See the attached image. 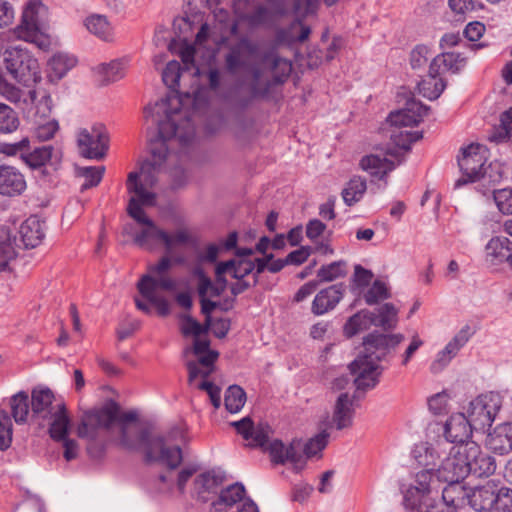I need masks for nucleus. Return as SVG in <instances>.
<instances>
[{"mask_svg":"<svg viewBox=\"0 0 512 512\" xmlns=\"http://www.w3.org/2000/svg\"><path fill=\"white\" fill-rule=\"evenodd\" d=\"M404 340L403 334L370 333L363 340L364 352L350 365L355 375L354 384L357 390L366 391L374 388L382 373L378 362Z\"/></svg>","mask_w":512,"mask_h":512,"instance_id":"obj_1","label":"nucleus"},{"mask_svg":"<svg viewBox=\"0 0 512 512\" xmlns=\"http://www.w3.org/2000/svg\"><path fill=\"white\" fill-rule=\"evenodd\" d=\"M238 434L249 441L250 447H260L268 451L271 461L274 464H285L287 462L293 465V469L299 472L305 465L302 455V441L293 439L288 446H285L281 440L275 439L269 442L273 430L268 423L260 422L254 425L250 417H244L240 421L232 423Z\"/></svg>","mask_w":512,"mask_h":512,"instance_id":"obj_2","label":"nucleus"},{"mask_svg":"<svg viewBox=\"0 0 512 512\" xmlns=\"http://www.w3.org/2000/svg\"><path fill=\"white\" fill-rule=\"evenodd\" d=\"M136 420V412L128 411L120 414V406L110 400L102 407L83 414L78 427V435L89 440L87 452L92 458L98 459L104 454V441L112 424L118 421L121 427Z\"/></svg>","mask_w":512,"mask_h":512,"instance_id":"obj_3","label":"nucleus"},{"mask_svg":"<svg viewBox=\"0 0 512 512\" xmlns=\"http://www.w3.org/2000/svg\"><path fill=\"white\" fill-rule=\"evenodd\" d=\"M164 119L157 120L158 136L150 141L151 160L148 162L153 170H158L168 155L167 141L177 139L180 146H188L195 137L194 118L189 111L175 109L162 113Z\"/></svg>","mask_w":512,"mask_h":512,"instance_id":"obj_4","label":"nucleus"},{"mask_svg":"<svg viewBox=\"0 0 512 512\" xmlns=\"http://www.w3.org/2000/svg\"><path fill=\"white\" fill-rule=\"evenodd\" d=\"M31 422L39 427L48 426L52 439L63 438L70 427V418L65 403L57 400L47 387H35L30 395Z\"/></svg>","mask_w":512,"mask_h":512,"instance_id":"obj_5","label":"nucleus"},{"mask_svg":"<svg viewBox=\"0 0 512 512\" xmlns=\"http://www.w3.org/2000/svg\"><path fill=\"white\" fill-rule=\"evenodd\" d=\"M120 445L130 451L143 448L146 462H160L169 469H176L182 462V450L179 447L167 448L163 437H152L148 428L133 432L128 425L120 428Z\"/></svg>","mask_w":512,"mask_h":512,"instance_id":"obj_6","label":"nucleus"},{"mask_svg":"<svg viewBox=\"0 0 512 512\" xmlns=\"http://www.w3.org/2000/svg\"><path fill=\"white\" fill-rule=\"evenodd\" d=\"M172 265L169 256L161 257L156 264L149 265L148 274L143 275L137 284L139 293L157 308L161 316L169 313V303L157 294V290L173 291L177 287L176 280L169 275Z\"/></svg>","mask_w":512,"mask_h":512,"instance_id":"obj_7","label":"nucleus"},{"mask_svg":"<svg viewBox=\"0 0 512 512\" xmlns=\"http://www.w3.org/2000/svg\"><path fill=\"white\" fill-rule=\"evenodd\" d=\"M185 72L181 68L179 62L173 60L167 63L162 73V80L164 84L171 90L166 98L156 102L154 106L148 105L144 109L145 117L160 115L166 113L168 110L181 109L189 111L191 118H194L196 109V97L192 98L190 93L181 94L177 90L181 74Z\"/></svg>","mask_w":512,"mask_h":512,"instance_id":"obj_8","label":"nucleus"},{"mask_svg":"<svg viewBox=\"0 0 512 512\" xmlns=\"http://www.w3.org/2000/svg\"><path fill=\"white\" fill-rule=\"evenodd\" d=\"M4 62L13 79L25 87H32L41 80L37 59L21 46L7 50Z\"/></svg>","mask_w":512,"mask_h":512,"instance_id":"obj_9","label":"nucleus"},{"mask_svg":"<svg viewBox=\"0 0 512 512\" xmlns=\"http://www.w3.org/2000/svg\"><path fill=\"white\" fill-rule=\"evenodd\" d=\"M501 405L498 393L482 394L469 403L466 418L474 430L485 431L491 427Z\"/></svg>","mask_w":512,"mask_h":512,"instance_id":"obj_10","label":"nucleus"},{"mask_svg":"<svg viewBox=\"0 0 512 512\" xmlns=\"http://www.w3.org/2000/svg\"><path fill=\"white\" fill-rule=\"evenodd\" d=\"M271 83L269 79L263 77V71L260 67L251 69V81L249 91L245 92L236 88L230 95H222V99L228 102L237 110L247 109L255 99L266 97L270 91Z\"/></svg>","mask_w":512,"mask_h":512,"instance_id":"obj_11","label":"nucleus"},{"mask_svg":"<svg viewBox=\"0 0 512 512\" xmlns=\"http://www.w3.org/2000/svg\"><path fill=\"white\" fill-rule=\"evenodd\" d=\"M137 226L125 225L123 231L132 236L133 243L139 248L152 252L170 244L169 233L157 226L151 218Z\"/></svg>","mask_w":512,"mask_h":512,"instance_id":"obj_12","label":"nucleus"},{"mask_svg":"<svg viewBox=\"0 0 512 512\" xmlns=\"http://www.w3.org/2000/svg\"><path fill=\"white\" fill-rule=\"evenodd\" d=\"M487 154L488 149L479 143H471L462 149V156L458 158L462 177L455 182V187L480 180L481 171L487 160Z\"/></svg>","mask_w":512,"mask_h":512,"instance_id":"obj_13","label":"nucleus"},{"mask_svg":"<svg viewBox=\"0 0 512 512\" xmlns=\"http://www.w3.org/2000/svg\"><path fill=\"white\" fill-rule=\"evenodd\" d=\"M469 469L466 444L454 445L436 470L437 478L447 483H460L469 475Z\"/></svg>","mask_w":512,"mask_h":512,"instance_id":"obj_14","label":"nucleus"},{"mask_svg":"<svg viewBox=\"0 0 512 512\" xmlns=\"http://www.w3.org/2000/svg\"><path fill=\"white\" fill-rule=\"evenodd\" d=\"M437 472L433 469H423L416 473L415 483L403 491V504L406 508L415 509L425 503L434 490L438 488Z\"/></svg>","mask_w":512,"mask_h":512,"instance_id":"obj_15","label":"nucleus"},{"mask_svg":"<svg viewBox=\"0 0 512 512\" xmlns=\"http://www.w3.org/2000/svg\"><path fill=\"white\" fill-rule=\"evenodd\" d=\"M77 144L83 157L100 160L104 158L108 150L109 135L103 125L97 124L90 131L81 130L78 134Z\"/></svg>","mask_w":512,"mask_h":512,"instance_id":"obj_16","label":"nucleus"},{"mask_svg":"<svg viewBox=\"0 0 512 512\" xmlns=\"http://www.w3.org/2000/svg\"><path fill=\"white\" fill-rule=\"evenodd\" d=\"M153 171L154 170L149 163H145L141 167L140 174L137 172H130L126 182L128 192L134 193L146 206H153L156 200L155 193L147 190V188L153 187L156 183Z\"/></svg>","mask_w":512,"mask_h":512,"instance_id":"obj_17","label":"nucleus"},{"mask_svg":"<svg viewBox=\"0 0 512 512\" xmlns=\"http://www.w3.org/2000/svg\"><path fill=\"white\" fill-rule=\"evenodd\" d=\"M473 334L474 331L471 326H463L447 345L437 353L435 360L430 366L431 372L435 374L441 372L468 343Z\"/></svg>","mask_w":512,"mask_h":512,"instance_id":"obj_18","label":"nucleus"},{"mask_svg":"<svg viewBox=\"0 0 512 512\" xmlns=\"http://www.w3.org/2000/svg\"><path fill=\"white\" fill-rule=\"evenodd\" d=\"M40 6L41 4L36 1H30L27 3L22 13L21 23L15 29V34L19 39L35 43L39 47H42L44 43L43 41H40L42 33L40 32L37 17Z\"/></svg>","mask_w":512,"mask_h":512,"instance_id":"obj_19","label":"nucleus"},{"mask_svg":"<svg viewBox=\"0 0 512 512\" xmlns=\"http://www.w3.org/2000/svg\"><path fill=\"white\" fill-rule=\"evenodd\" d=\"M428 110V106L414 98H411L406 102L403 109L391 112L387 119L392 126L398 128L413 127L422 121L423 117L427 115Z\"/></svg>","mask_w":512,"mask_h":512,"instance_id":"obj_20","label":"nucleus"},{"mask_svg":"<svg viewBox=\"0 0 512 512\" xmlns=\"http://www.w3.org/2000/svg\"><path fill=\"white\" fill-rule=\"evenodd\" d=\"M27 189L25 175L15 166L0 164V196L18 197Z\"/></svg>","mask_w":512,"mask_h":512,"instance_id":"obj_21","label":"nucleus"},{"mask_svg":"<svg viewBox=\"0 0 512 512\" xmlns=\"http://www.w3.org/2000/svg\"><path fill=\"white\" fill-rule=\"evenodd\" d=\"M466 454L469 468V475L476 477H488L496 470L495 459L481 451L476 442L466 443Z\"/></svg>","mask_w":512,"mask_h":512,"instance_id":"obj_22","label":"nucleus"},{"mask_svg":"<svg viewBox=\"0 0 512 512\" xmlns=\"http://www.w3.org/2000/svg\"><path fill=\"white\" fill-rule=\"evenodd\" d=\"M196 361H186L185 366L188 371L187 382L189 386L194 385L201 380L208 379L215 370V362L218 358V353L215 351H208L206 354L197 356Z\"/></svg>","mask_w":512,"mask_h":512,"instance_id":"obj_23","label":"nucleus"},{"mask_svg":"<svg viewBox=\"0 0 512 512\" xmlns=\"http://www.w3.org/2000/svg\"><path fill=\"white\" fill-rule=\"evenodd\" d=\"M472 430L474 428L467 420L465 414H455L445 424V438L448 442L455 443L456 445L466 444L470 442Z\"/></svg>","mask_w":512,"mask_h":512,"instance_id":"obj_24","label":"nucleus"},{"mask_svg":"<svg viewBox=\"0 0 512 512\" xmlns=\"http://www.w3.org/2000/svg\"><path fill=\"white\" fill-rule=\"evenodd\" d=\"M345 286L343 284L331 285L319 291L312 303V312L322 315L334 309L343 298Z\"/></svg>","mask_w":512,"mask_h":512,"instance_id":"obj_25","label":"nucleus"},{"mask_svg":"<svg viewBox=\"0 0 512 512\" xmlns=\"http://www.w3.org/2000/svg\"><path fill=\"white\" fill-rule=\"evenodd\" d=\"M356 395H350L349 393H341L335 403L333 412V423L338 430L348 428L353 423V417L355 413L354 401Z\"/></svg>","mask_w":512,"mask_h":512,"instance_id":"obj_26","label":"nucleus"},{"mask_svg":"<svg viewBox=\"0 0 512 512\" xmlns=\"http://www.w3.org/2000/svg\"><path fill=\"white\" fill-rule=\"evenodd\" d=\"M226 273H229L235 279H244L247 275L253 273V284L255 285L259 275L256 274V259L254 261L248 259H240L238 261L229 260L218 263L215 270V274H217L218 278Z\"/></svg>","mask_w":512,"mask_h":512,"instance_id":"obj_27","label":"nucleus"},{"mask_svg":"<svg viewBox=\"0 0 512 512\" xmlns=\"http://www.w3.org/2000/svg\"><path fill=\"white\" fill-rule=\"evenodd\" d=\"M261 65L268 67L272 74L271 86L283 83L292 71V64L289 60L279 57L275 52L270 51L261 58Z\"/></svg>","mask_w":512,"mask_h":512,"instance_id":"obj_28","label":"nucleus"},{"mask_svg":"<svg viewBox=\"0 0 512 512\" xmlns=\"http://www.w3.org/2000/svg\"><path fill=\"white\" fill-rule=\"evenodd\" d=\"M487 445L489 448L500 455L512 451V423H502L494 428L488 434Z\"/></svg>","mask_w":512,"mask_h":512,"instance_id":"obj_29","label":"nucleus"},{"mask_svg":"<svg viewBox=\"0 0 512 512\" xmlns=\"http://www.w3.org/2000/svg\"><path fill=\"white\" fill-rule=\"evenodd\" d=\"M19 233L25 247L34 248L45 236L44 222L37 216H30L21 224Z\"/></svg>","mask_w":512,"mask_h":512,"instance_id":"obj_30","label":"nucleus"},{"mask_svg":"<svg viewBox=\"0 0 512 512\" xmlns=\"http://www.w3.org/2000/svg\"><path fill=\"white\" fill-rule=\"evenodd\" d=\"M245 494V487L239 482L221 489L218 499L211 504L210 512H224L221 508L223 505L226 508H232L234 505L244 500Z\"/></svg>","mask_w":512,"mask_h":512,"instance_id":"obj_31","label":"nucleus"},{"mask_svg":"<svg viewBox=\"0 0 512 512\" xmlns=\"http://www.w3.org/2000/svg\"><path fill=\"white\" fill-rule=\"evenodd\" d=\"M469 505L478 512L492 511L497 501L495 497V485L488 482L481 487L474 489L469 496Z\"/></svg>","mask_w":512,"mask_h":512,"instance_id":"obj_32","label":"nucleus"},{"mask_svg":"<svg viewBox=\"0 0 512 512\" xmlns=\"http://www.w3.org/2000/svg\"><path fill=\"white\" fill-rule=\"evenodd\" d=\"M249 0H234L233 7L239 17L245 20L250 26H262L270 21L271 12L264 5H257L251 13H244Z\"/></svg>","mask_w":512,"mask_h":512,"instance_id":"obj_33","label":"nucleus"},{"mask_svg":"<svg viewBox=\"0 0 512 512\" xmlns=\"http://www.w3.org/2000/svg\"><path fill=\"white\" fill-rule=\"evenodd\" d=\"M487 256L492 262H507L512 267V242L504 236H496L486 245Z\"/></svg>","mask_w":512,"mask_h":512,"instance_id":"obj_34","label":"nucleus"},{"mask_svg":"<svg viewBox=\"0 0 512 512\" xmlns=\"http://www.w3.org/2000/svg\"><path fill=\"white\" fill-rule=\"evenodd\" d=\"M0 95L7 101L14 105H20L21 103L27 105L33 103L37 98V92L35 89L28 91L27 95L14 84L10 83L5 76L0 72Z\"/></svg>","mask_w":512,"mask_h":512,"instance_id":"obj_35","label":"nucleus"},{"mask_svg":"<svg viewBox=\"0 0 512 512\" xmlns=\"http://www.w3.org/2000/svg\"><path fill=\"white\" fill-rule=\"evenodd\" d=\"M52 158L57 160L61 158V153L55 151L53 146L45 145L32 147L30 144L23 163H25L30 169L34 170L45 166Z\"/></svg>","mask_w":512,"mask_h":512,"instance_id":"obj_36","label":"nucleus"},{"mask_svg":"<svg viewBox=\"0 0 512 512\" xmlns=\"http://www.w3.org/2000/svg\"><path fill=\"white\" fill-rule=\"evenodd\" d=\"M430 64L433 74H440L441 68L444 71L458 73L466 65V58L460 53L443 52L437 55Z\"/></svg>","mask_w":512,"mask_h":512,"instance_id":"obj_37","label":"nucleus"},{"mask_svg":"<svg viewBox=\"0 0 512 512\" xmlns=\"http://www.w3.org/2000/svg\"><path fill=\"white\" fill-rule=\"evenodd\" d=\"M86 29L105 42H111L114 39V30L107 17L101 14H91L84 20Z\"/></svg>","mask_w":512,"mask_h":512,"instance_id":"obj_38","label":"nucleus"},{"mask_svg":"<svg viewBox=\"0 0 512 512\" xmlns=\"http://www.w3.org/2000/svg\"><path fill=\"white\" fill-rule=\"evenodd\" d=\"M360 166L372 176L384 179L395 168V163L386 157L371 154L361 159Z\"/></svg>","mask_w":512,"mask_h":512,"instance_id":"obj_39","label":"nucleus"},{"mask_svg":"<svg viewBox=\"0 0 512 512\" xmlns=\"http://www.w3.org/2000/svg\"><path fill=\"white\" fill-rule=\"evenodd\" d=\"M11 416L14 421L19 424H26L31 420V403L27 392L20 391L14 394L9 401Z\"/></svg>","mask_w":512,"mask_h":512,"instance_id":"obj_40","label":"nucleus"},{"mask_svg":"<svg viewBox=\"0 0 512 512\" xmlns=\"http://www.w3.org/2000/svg\"><path fill=\"white\" fill-rule=\"evenodd\" d=\"M375 326V313L364 309L351 316L344 325V334L353 337L359 332Z\"/></svg>","mask_w":512,"mask_h":512,"instance_id":"obj_41","label":"nucleus"},{"mask_svg":"<svg viewBox=\"0 0 512 512\" xmlns=\"http://www.w3.org/2000/svg\"><path fill=\"white\" fill-rule=\"evenodd\" d=\"M438 76L439 74L431 73L430 65L427 78L418 83V91L423 97L429 100H435L442 94L446 87V82Z\"/></svg>","mask_w":512,"mask_h":512,"instance_id":"obj_42","label":"nucleus"},{"mask_svg":"<svg viewBox=\"0 0 512 512\" xmlns=\"http://www.w3.org/2000/svg\"><path fill=\"white\" fill-rule=\"evenodd\" d=\"M14 243L15 239L11 237L9 230L0 227V272L6 271L9 262L16 257Z\"/></svg>","mask_w":512,"mask_h":512,"instance_id":"obj_43","label":"nucleus"},{"mask_svg":"<svg viewBox=\"0 0 512 512\" xmlns=\"http://www.w3.org/2000/svg\"><path fill=\"white\" fill-rule=\"evenodd\" d=\"M225 479L226 477L223 472L211 470L197 476L195 486L199 494L202 492H216Z\"/></svg>","mask_w":512,"mask_h":512,"instance_id":"obj_44","label":"nucleus"},{"mask_svg":"<svg viewBox=\"0 0 512 512\" xmlns=\"http://www.w3.org/2000/svg\"><path fill=\"white\" fill-rule=\"evenodd\" d=\"M105 172L104 166L76 167V175L84 179L80 191L84 192L96 187L101 182Z\"/></svg>","mask_w":512,"mask_h":512,"instance_id":"obj_45","label":"nucleus"},{"mask_svg":"<svg viewBox=\"0 0 512 512\" xmlns=\"http://www.w3.org/2000/svg\"><path fill=\"white\" fill-rule=\"evenodd\" d=\"M398 323V309L392 303H385L375 314V326L381 327L383 330H392Z\"/></svg>","mask_w":512,"mask_h":512,"instance_id":"obj_46","label":"nucleus"},{"mask_svg":"<svg viewBox=\"0 0 512 512\" xmlns=\"http://www.w3.org/2000/svg\"><path fill=\"white\" fill-rule=\"evenodd\" d=\"M366 181L361 177L355 176L347 183L342 191V197L346 205L352 206L360 201L366 192Z\"/></svg>","mask_w":512,"mask_h":512,"instance_id":"obj_47","label":"nucleus"},{"mask_svg":"<svg viewBox=\"0 0 512 512\" xmlns=\"http://www.w3.org/2000/svg\"><path fill=\"white\" fill-rule=\"evenodd\" d=\"M126 71V61L113 60L108 64L98 66V73L102 75V82L109 84L122 79Z\"/></svg>","mask_w":512,"mask_h":512,"instance_id":"obj_48","label":"nucleus"},{"mask_svg":"<svg viewBox=\"0 0 512 512\" xmlns=\"http://www.w3.org/2000/svg\"><path fill=\"white\" fill-rule=\"evenodd\" d=\"M20 126L18 113L9 105L0 102V133L11 134Z\"/></svg>","mask_w":512,"mask_h":512,"instance_id":"obj_49","label":"nucleus"},{"mask_svg":"<svg viewBox=\"0 0 512 512\" xmlns=\"http://www.w3.org/2000/svg\"><path fill=\"white\" fill-rule=\"evenodd\" d=\"M77 63V59L73 55L67 53H57L49 60V67L55 76L60 79Z\"/></svg>","mask_w":512,"mask_h":512,"instance_id":"obj_50","label":"nucleus"},{"mask_svg":"<svg viewBox=\"0 0 512 512\" xmlns=\"http://www.w3.org/2000/svg\"><path fill=\"white\" fill-rule=\"evenodd\" d=\"M512 134V107L503 112L500 117V126L488 135V140L495 143L504 142Z\"/></svg>","mask_w":512,"mask_h":512,"instance_id":"obj_51","label":"nucleus"},{"mask_svg":"<svg viewBox=\"0 0 512 512\" xmlns=\"http://www.w3.org/2000/svg\"><path fill=\"white\" fill-rule=\"evenodd\" d=\"M246 402V393L238 385L229 386L225 392L224 404L230 413H237Z\"/></svg>","mask_w":512,"mask_h":512,"instance_id":"obj_52","label":"nucleus"},{"mask_svg":"<svg viewBox=\"0 0 512 512\" xmlns=\"http://www.w3.org/2000/svg\"><path fill=\"white\" fill-rule=\"evenodd\" d=\"M423 137L420 131L399 130L391 133L392 143L402 151L407 153L411 149V145Z\"/></svg>","mask_w":512,"mask_h":512,"instance_id":"obj_53","label":"nucleus"},{"mask_svg":"<svg viewBox=\"0 0 512 512\" xmlns=\"http://www.w3.org/2000/svg\"><path fill=\"white\" fill-rule=\"evenodd\" d=\"M347 273V263L344 260L332 262L323 265L317 273L320 281L330 282L337 278L344 277Z\"/></svg>","mask_w":512,"mask_h":512,"instance_id":"obj_54","label":"nucleus"},{"mask_svg":"<svg viewBox=\"0 0 512 512\" xmlns=\"http://www.w3.org/2000/svg\"><path fill=\"white\" fill-rule=\"evenodd\" d=\"M209 328L210 325H208L206 322L204 325H202L188 314H183L180 316V330L185 337H199L201 334L206 333Z\"/></svg>","mask_w":512,"mask_h":512,"instance_id":"obj_55","label":"nucleus"},{"mask_svg":"<svg viewBox=\"0 0 512 512\" xmlns=\"http://www.w3.org/2000/svg\"><path fill=\"white\" fill-rule=\"evenodd\" d=\"M31 141L28 137H23L20 141L14 143H1L0 154L7 157H19L23 162Z\"/></svg>","mask_w":512,"mask_h":512,"instance_id":"obj_56","label":"nucleus"},{"mask_svg":"<svg viewBox=\"0 0 512 512\" xmlns=\"http://www.w3.org/2000/svg\"><path fill=\"white\" fill-rule=\"evenodd\" d=\"M390 296L391 294L387 285L380 280H375L365 293L364 300L368 305H374L379 301L390 298Z\"/></svg>","mask_w":512,"mask_h":512,"instance_id":"obj_57","label":"nucleus"},{"mask_svg":"<svg viewBox=\"0 0 512 512\" xmlns=\"http://www.w3.org/2000/svg\"><path fill=\"white\" fill-rule=\"evenodd\" d=\"M13 425L11 416L2 411L0 413V451H6L12 444Z\"/></svg>","mask_w":512,"mask_h":512,"instance_id":"obj_58","label":"nucleus"},{"mask_svg":"<svg viewBox=\"0 0 512 512\" xmlns=\"http://www.w3.org/2000/svg\"><path fill=\"white\" fill-rule=\"evenodd\" d=\"M226 288V279L222 285L212 283L209 277L201 273L199 275L198 294L199 296L219 297Z\"/></svg>","mask_w":512,"mask_h":512,"instance_id":"obj_59","label":"nucleus"},{"mask_svg":"<svg viewBox=\"0 0 512 512\" xmlns=\"http://www.w3.org/2000/svg\"><path fill=\"white\" fill-rule=\"evenodd\" d=\"M287 263L284 259H274L273 254L265 255L262 258H256V274H261L265 270L271 273H277L281 271Z\"/></svg>","mask_w":512,"mask_h":512,"instance_id":"obj_60","label":"nucleus"},{"mask_svg":"<svg viewBox=\"0 0 512 512\" xmlns=\"http://www.w3.org/2000/svg\"><path fill=\"white\" fill-rule=\"evenodd\" d=\"M328 443V434L322 432L315 437L311 438L304 445L302 444V455L306 458H311L320 453Z\"/></svg>","mask_w":512,"mask_h":512,"instance_id":"obj_61","label":"nucleus"},{"mask_svg":"<svg viewBox=\"0 0 512 512\" xmlns=\"http://www.w3.org/2000/svg\"><path fill=\"white\" fill-rule=\"evenodd\" d=\"M495 497L497 501L494 504V509L490 512H512V489L495 487Z\"/></svg>","mask_w":512,"mask_h":512,"instance_id":"obj_62","label":"nucleus"},{"mask_svg":"<svg viewBox=\"0 0 512 512\" xmlns=\"http://www.w3.org/2000/svg\"><path fill=\"white\" fill-rule=\"evenodd\" d=\"M193 387L206 391L210 397L212 405L218 409L221 405V389L216 386L213 382L208 381V379H204L196 382Z\"/></svg>","mask_w":512,"mask_h":512,"instance_id":"obj_63","label":"nucleus"},{"mask_svg":"<svg viewBox=\"0 0 512 512\" xmlns=\"http://www.w3.org/2000/svg\"><path fill=\"white\" fill-rule=\"evenodd\" d=\"M494 201L503 214H512V190L508 188L494 191Z\"/></svg>","mask_w":512,"mask_h":512,"instance_id":"obj_64","label":"nucleus"}]
</instances>
